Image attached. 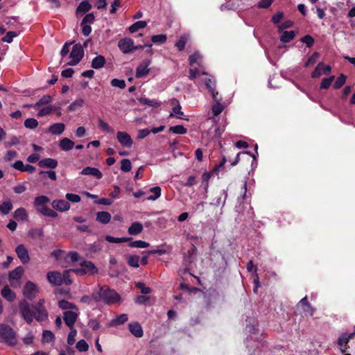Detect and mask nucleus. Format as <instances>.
Here are the masks:
<instances>
[{
	"instance_id": "f257e3e1",
	"label": "nucleus",
	"mask_w": 355,
	"mask_h": 355,
	"mask_svg": "<svg viewBox=\"0 0 355 355\" xmlns=\"http://www.w3.org/2000/svg\"><path fill=\"white\" fill-rule=\"evenodd\" d=\"M44 300L40 299L36 304H31L26 300L19 302V309L23 319L29 324L35 319L44 322L48 319L49 313L44 306Z\"/></svg>"
},
{
	"instance_id": "f03ea898",
	"label": "nucleus",
	"mask_w": 355,
	"mask_h": 355,
	"mask_svg": "<svg viewBox=\"0 0 355 355\" xmlns=\"http://www.w3.org/2000/svg\"><path fill=\"white\" fill-rule=\"evenodd\" d=\"M92 297L95 302H102L106 304H116L121 300L120 295L106 285L100 287L98 291H94Z\"/></svg>"
},
{
	"instance_id": "7ed1b4c3",
	"label": "nucleus",
	"mask_w": 355,
	"mask_h": 355,
	"mask_svg": "<svg viewBox=\"0 0 355 355\" xmlns=\"http://www.w3.org/2000/svg\"><path fill=\"white\" fill-rule=\"evenodd\" d=\"M49 202L50 199L47 196L42 195L35 198L33 201V206L37 213H40L45 216L56 218L58 216V213L46 205Z\"/></svg>"
},
{
	"instance_id": "20e7f679",
	"label": "nucleus",
	"mask_w": 355,
	"mask_h": 355,
	"mask_svg": "<svg viewBox=\"0 0 355 355\" xmlns=\"http://www.w3.org/2000/svg\"><path fill=\"white\" fill-rule=\"evenodd\" d=\"M0 342L12 347L17 343L15 331L8 324H0Z\"/></svg>"
},
{
	"instance_id": "39448f33",
	"label": "nucleus",
	"mask_w": 355,
	"mask_h": 355,
	"mask_svg": "<svg viewBox=\"0 0 355 355\" xmlns=\"http://www.w3.org/2000/svg\"><path fill=\"white\" fill-rule=\"evenodd\" d=\"M73 272L78 275L83 276L94 275L98 272V268L91 261L84 260L80 263V268L71 269Z\"/></svg>"
},
{
	"instance_id": "423d86ee",
	"label": "nucleus",
	"mask_w": 355,
	"mask_h": 355,
	"mask_svg": "<svg viewBox=\"0 0 355 355\" xmlns=\"http://www.w3.org/2000/svg\"><path fill=\"white\" fill-rule=\"evenodd\" d=\"M83 46L80 43L74 44L69 55L72 60L68 62V64L71 66L77 65L83 59Z\"/></svg>"
},
{
	"instance_id": "0eeeda50",
	"label": "nucleus",
	"mask_w": 355,
	"mask_h": 355,
	"mask_svg": "<svg viewBox=\"0 0 355 355\" xmlns=\"http://www.w3.org/2000/svg\"><path fill=\"white\" fill-rule=\"evenodd\" d=\"M133 44V40L130 37H124L119 40L118 47L123 53L128 54L132 52Z\"/></svg>"
},
{
	"instance_id": "6e6552de",
	"label": "nucleus",
	"mask_w": 355,
	"mask_h": 355,
	"mask_svg": "<svg viewBox=\"0 0 355 355\" xmlns=\"http://www.w3.org/2000/svg\"><path fill=\"white\" fill-rule=\"evenodd\" d=\"M15 252L17 255V257L23 264H26L30 261L31 258L28 254V251L24 245H18L15 248Z\"/></svg>"
},
{
	"instance_id": "1a4fd4ad",
	"label": "nucleus",
	"mask_w": 355,
	"mask_h": 355,
	"mask_svg": "<svg viewBox=\"0 0 355 355\" xmlns=\"http://www.w3.org/2000/svg\"><path fill=\"white\" fill-rule=\"evenodd\" d=\"M37 293V286L33 282L28 281L25 284L23 289L24 295L29 300H33L35 297Z\"/></svg>"
},
{
	"instance_id": "9d476101",
	"label": "nucleus",
	"mask_w": 355,
	"mask_h": 355,
	"mask_svg": "<svg viewBox=\"0 0 355 355\" xmlns=\"http://www.w3.org/2000/svg\"><path fill=\"white\" fill-rule=\"evenodd\" d=\"M116 138L118 141L123 147L130 148L132 146L133 141L130 135L125 132H117Z\"/></svg>"
},
{
	"instance_id": "9b49d317",
	"label": "nucleus",
	"mask_w": 355,
	"mask_h": 355,
	"mask_svg": "<svg viewBox=\"0 0 355 355\" xmlns=\"http://www.w3.org/2000/svg\"><path fill=\"white\" fill-rule=\"evenodd\" d=\"M151 61L149 59L143 61L137 68L135 76L138 78H143L148 74L150 69L148 68Z\"/></svg>"
},
{
	"instance_id": "f8f14e48",
	"label": "nucleus",
	"mask_w": 355,
	"mask_h": 355,
	"mask_svg": "<svg viewBox=\"0 0 355 355\" xmlns=\"http://www.w3.org/2000/svg\"><path fill=\"white\" fill-rule=\"evenodd\" d=\"M46 277L49 282L53 286H61L63 283V277H62V274L60 272H49Z\"/></svg>"
},
{
	"instance_id": "ddd939ff",
	"label": "nucleus",
	"mask_w": 355,
	"mask_h": 355,
	"mask_svg": "<svg viewBox=\"0 0 355 355\" xmlns=\"http://www.w3.org/2000/svg\"><path fill=\"white\" fill-rule=\"evenodd\" d=\"M78 314L71 311H66L64 312L63 320L65 324L70 329L73 327V325L77 320Z\"/></svg>"
},
{
	"instance_id": "4468645a",
	"label": "nucleus",
	"mask_w": 355,
	"mask_h": 355,
	"mask_svg": "<svg viewBox=\"0 0 355 355\" xmlns=\"http://www.w3.org/2000/svg\"><path fill=\"white\" fill-rule=\"evenodd\" d=\"M53 209L60 211H66L70 209V204L67 200H54L51 202Z\"/></svg>"
},
{
	"instance_id": "2eb2a0df",
	"label": "nucleus",
	"mask_w": 355,
	"mask_h": 355,
	"mask_svg": "<svg viewBox=\"0 0 355 355\" xmlns=\"http://www.w3.org/2000/svg\"><path fill=\"white\" fill-rule=\"evenodd\" d=\"M81 175H92L96 178L97 180H100L103 177L102 173L97 168L87 166L84 168L81 172Z\"/></svg>"
},
{
	"instance_id": "dca6fc26",
	"label": "nucleus",
	"mask_w": 355,
	"mask_h": 355,
	"mask_svg": "<svg viewBox=\"0 0 355 355\" xmlns=\"http://www.w3.org/2000/svg\"><path fill=\"white\" fill-rule=\"evenodd\" d=\"M130 331L132 335L137 338H141L144 335V331L141 326L137 322L130 323L128 324Z\"/></svg>"
},
{
	"instance_id": "f3484780",
	"label": "nucleus",
	"mask_w": 355,
	"mask_h": 355,
	"mask_svg": "<svg viewBox=\"0 0 355 355\" xmlns=\"http://www.w3.org/2000/svg\"><path fill=\"white\" fill-rule=\"evenodd\" d=\"M58 161L53 158H44L38 162V166L41 168H55L58 166Z\"/></svg>"
},
{
	"instance_id": "a211bd4d",
	"label": "nucleus",
	"mask_w": 355,
	"mask_h": 355,
	"mask_svg": "<svg viewBox=\"0 0 355 355\" xmlns=\"http://www.w3.org/2000/svg\"><path fill=\"white\" fill-rule=\"evenodd\" d=\"M298 305L302 306L304 313H308L311 316L313 315L315 309L313 308L311 304L309 302L307 296H305L304 297H303L299 302Z\"/></svg>"
},
{
	"instance_id": "6ab92c4d",
	"label": "nucleus",
	"mask_w": 355,
	"mask_h": 355,
	"mask_svg": "<svg viewBox=\"0 0 355 355\" xmlns=\"http://www.w3.org/2000/svg\"><path fill=\"white\" fill-rule=\"evenodd\" d=\"M1 293L3 297L10 302L15 301L16 298L15 293L10 289L8 286H5L1 289Z\"/></svg>"
},
{
	"instance_id": "aec40b11",
	"label": "nucleus",
	"mask_w": 355,
	"mask_h": 355,
	"mask_svg": "<svg viewBox=\"0 0 355 355\" xmlns=\"http://www.w3.org/2000/svg\"><path fill=\"white\" fill-rule=\"evenodd\" d=\"M74 146V142L67 137L62 139L59 141V148L64 151H69L71 150Z\"/></svg>"
},
{
	"instance_id": "412c9836",
	"label": "nucleus",
	"mask_w": 355,
	"mask_h": 355,
	"mask_svg": "<svg viewBox=\"0 0 355 355\" xmlns=\"http://www.w3.org/2000/svg\"><path fill=\"white\" fill-rule=\"evenodd\" d=\"M65 128V125L62 123H56L50 125L49 128V132L52 135H61Z\"/></svg>"
},
{
	"instance_id": "4be33fe9",
	"label": "nucleus",
	"mask_w": 355,
	"mask_h": 355,
	"mask_svg": "<svg viewBox=\"0 0 355 355\" xmlns=\"http://www.w3.org/2000/svg\"><path fill=\"white\" fill-rule=\"evenodd\" d=\"M92 9V5L89 3L88 0H83L80 3L76 10L77 17L80 13H87Z\"/></svg>"
},
{
	"instance_id": "5701e85b",
	"label": "nucleus",
	"mask_w": 355,
	"mask_h": 355,
	"mask_svg": "<svg viewBox=\"0 0 355 355\" xmlns=\"http://www.w3.org/2000/svg\"><path fill=\"white\" fill-rule=\"evenodd\" d=\"M96 220L102 224H107L111 220V214L107 211H98Z\"/></svg>"
},
{
	"instance_id": "b1692460",
	"label": "nucleus",
	"mask_w": 355,
	"mask_h": 355,
	"mask_svg": "<svg viewBox=\"0 0 355 355\" xmlns=\"http://www.w3.org/2000/svg\"><path fill=\"white\" fill-rule=\"evenodd\" d=\"M106 60L103 55H99L93 58L92 61V67L95 69H99L104 67Z\"/></svg>"
},
{
	"instance_id": "393cba45",
	"label": "nucleus",
	"mask_w": 355,
	"mask_h": 355,
	"mask_svg": "<svg viewBox=\"0 0 355 355\" xmlns=\"http://www.w3.org/2000/svg\"><path fill=\"white\" fill-rule=\"evenodd\" d=\"M13 216L18 220L25 221L28 219V215L24 207H19L14 211Z\"/></svg>"
},
{
	"instance_id": "a878e982",
	"label": "nucleus",
	"mask_w": 355,
	"mask_h": 355,
	"mask_svg": "<svg viewBox=\"0 0 355 355\" xmlns=\"http://www.w3.org/2000/svg\"><path fill=\"white\" fill-rule=\"evenodd\" d=\"M24 270L22 266H18L9 272L10 280H19L23 275Z\"/></svg>"
},
{
	"instance_id": "bb28decb",
	"label": "nucleus",
	"mask_w": 355,
	"mask_h": 355,
	"mask_svg": "<svg viewBox=\"0 0 355 355\" xmlns=\"http://www.w3.org/2000/svg\"><path fill=\"white\" fill-rule=\"evenodd\" d=\"M143 230V225L139 222L133 223L128 228V233L130 235H137Z\"/></svg>"
},
{
	"instance_id": "cd10ccee",
	"label": "nucleus",
	"mask_w": 355,
	"mask_h": 355,
	"mask_svg": "<svg viewBox=\"0 0 355 355\" xmlns=\"http://www.w3.org/2000/svg\"><path fill=\"white\" fill-rule=\"evenodd\" d=\"M127 263L133 268H139V257L137 255H126Z\"/></svg>"
},
{
	"instance_id": "c85d7f7f",
	"label": "nucleus",
	"mask_w": 355,
	"mask_h": 355,
	"mask_svg": "<svg viewBox=\"0 0 355 355\" xmlns=\"http://www.w3.org/2000/svg\"><path fill=\"white\" fill-rule=\"evenodd\" d=\"M295 35V32L293 31H283V33L280 37V41L283 43H288L294 39Z\"/></svg>"
},
{
	"instance_id": "c756f323",
	"label": "nucleus",
	"mask_w": 355,
	"mask_h": 355,
	"mask_svg": "<svg viewBox=\"0 0 355 355\" xmlns=\"http://www.w3.org/2000/svg\"><path fill=\"white\" fill-rule=\"evenodd\" d=\"M132 239L131 237H122V238H116L112 236H106L105 240L110 243H121L130 241Z\"/></svg>"
},
{
	"instance_id": "7c9ffc66",
	"label": "nucleus",
	"mask_w": 355,
	"mask_h": 355,
	"mask_svg": "<svg viewBox=\"0 0 355 355\" xmlns=\"http://www.w3.org/2000/svg\"><path fill=\"white\" fill-rule=\"evenodd\" d=\"M147 23L146 21H138L133 24H132L128 30L131 33H134L137 32L138 30L144 28L146 26Z\"/></svg>"
},
{
	"instance_id": "2f4dec72",
	"label": "nucleus",
	"mask_w": 355,
	"mask_h": 355,
	"mask_svg": "<svg viewBox=\"0 0 355 355\" xmlns=\"http://www.w3.org/2000/svg\"><path fill=\"white\" fill-rule=\"evenodd\" d=\"M13 208L12 203L11 201H4L1 205H0V212L3 214H8Z\"/></svg>"
},
{
	"instance_id": "473e14b6",
	"label": "nucleus",
	"mask_w": 355,
	"mask_h": 355,
	"mask_svg": "<svg viewBox=\"0 0 355 355\" xmlns=\"http://www.w3.org/2000/svg\"><path fill=\"white\" fill-rule=\"evenodd\" d=\"M128 246L130 248H148L150 245L149 243H147L144 241L138 240V241H134L132 240L130 241H128Z\"/></svg>"
},
{
	"instance_id": "72a5a7b5",
	"label": "nucleus",
	"mask_w": 355,
	"mask_h": 355,
	"mask_svg": "<svg viewBox=\"0 0 355 355\" xmlns=\"http://www.w3.org/2000/svg\"><path fill=\"white\" fill-rule=\"evenodd\" d=\"M52 101V97L50 95H44L34 105V108H37L40 106L48 105Z\"/></svg>"
},
{
	"instance_id": "f704fd0d",
	"label": "nucleus",
	"mask_w": 355,
	"mask_h": 355,
	"mask_svg": "<svg viewBox=\"0 0 355 355\" xmlns=\"http://www.w3.org/2000/svg\"><path fill=\"white\" fill-rule=\"evenodd\" d=\"M58 306L63 310L77 309V306L66 300H61L58 302Z\"/></svg>"
},
{
	"instance_id": "c9c22d12",
	"label": "nucleus",
	"mask_w": 355,
	"mask_h": 355,
	"mask_svg": "<svg viewBox=\"0 0 355 355\" xmlns=\"http://www.w3.org/2000/svg\"><path fill=\"white\" fill-rule=\"evenodd\" d=\"M346 79L347 76L343 73H340L333 85L334 89H338L341 88L345 85Z\"/></svg>"
},
{
	"instance_id": "e433bc0d",
	"label": "nucleus",
	"mask_w": 355,
	"mask_h": 355,
	"mask_svg": "<svg viewBox=\"0 0 355 355\" xmlns=\"http://www.w3.org/2000/svg\"><path fill=\"white\" fill-rule=\"evenodd\" d=\"M150 191L153 193L154 195L150 196L147 198L148 200H155L159 198L161 196V188L158 186L154 187L150 189Z\"/></svg>"
},
{
	"instance_id": "4c0bfd02",
	"label": "nucleus",
	"mask_w": 355,
	"mask_h": 355,
	"mask_svg": "<svg viewBox=\"0 0 355 355\" xmlns=\"http://www.w3.org/2000/svg\"><path fill=\"white\" fill-rule=\"evenodd\" d=\"M171 104L174 105H176L173 108V113L178 115L177 117L180 119V116H179V115H182L183 112L181 111L182 107L179 101L176 98H172Z\"/></svg>"
},
{
	"instance_id": "58836bf2",
	"label": "nucleus",
	"mask_w": 355,
	"mask_h": 355,
	"mask_svg": "<svg viewBox=\"0 0 355 355\" xmlns=\"http://www.w3.org/2000/svg\"><path fill=\"white\" fill-rule=\"evenodd\" d=\"M335 76H331L329 78H324L322 80L320 88L322 89H327L331 86L332 82L334 80Z\"/></svg>"
},
{
	"instance_id": "ea45409f",
	"label": "nucleus",
	"mask_w": 355,
	"mask_h": 355,
	"mask_svg": "<svg viewBox=\"0 0 355 355\" xmlns=\"http://www.w3.org/2000/svg\"><path fill=\"white\" fill-rule=\"evenodd\" d=\"M169 131L174 134L184 135L187 132V129L182 125H178L170 127Z\"/></svg>"
},
{
	"instance_id": "a19ab883",
	"label": "nucleus",
	"mask_w": 355,
	"mask_h": 355,
	"mask_svg": "<svg viewBox=\"0 0 355 355\" xmlns=\"http://www.w3.org/2000/svg\"><path fill=\"white\" fill-rule=\"evenodd\" d=\"M349 340L346 338V334L342 335L338 340V345L341 347V352L342 353H344L346 349L348 348V343Z\"/></svg>"
},
{
	"instance_id": "79ce46f5",
	"label": "nucleus",
	"mask_w": 355,
	"mask_h": 355,
	"mask_svg": "<svg viewBox=\"0 0 355 355\" xmlns=\"http://www.w3.org/2000/svg\"><path fill=\"white\" fill-rule=\"evenodd\" d=\"M187 40L188 38L186 35H182L179 40L175 44V46L177 47L179 51H182L185 48Z\"/></svg>"
},
{
	"instance_id": "37998d69",
	"label": "nucleus",
	"mask_w": 355,
	"mask_h": 355,
	"mask_svg": "<svg viewBox=\"0 0 355 355\" xmlns=\"http://www.w3.org/2000/svg\"><path fill=\"white\" fill-rule=\"evenodd\" d=\"M66 261L77 262L80 259V257L77 252L71 251L65 257Z\"/></svg>"
},
{
	"instance_id": "c03bdc74",
	"label": "nucleus",
	"mask_w": 355,
	"mask_h": 355,
	"mask_svg": "<svg viewBox=\"0 0 355 355\" xmlns=\"http://www.w3.org/2000/svg\"><path fill=\"white\" fill-rule=\"evenodd\" d=\"M135 287L140 290V292L143 295H147L151 293V288L146 286L144 282H137L135 283Z\"/></svg>"
},
{
	"instance_id": "a18cd8bd",
	"label": "nucleus",
	"mask_w": 355,
	"mask_h": 355,
	"mask_svg": "<svg viewBox=\"0 0 355 355\" xmlns=\"http://www.w3.org/2000/svg\"><path fill=\"white\" fill-rule=\"evenodd\" d=\"M132 169V164L129 159H123L121 161V170L123 172H129Z\"/></svg>"
},
{
	"instance_id": "49530a36",
	"label": "nucleus",
	"mask_w": 355,
	"mask_h": 355,
	"mask_svg": "<svg viewBox=\"0 0 355 355\" xmlns=\"http://www.w3.org/2000/svg\"><path fill=\"white\" fill-rule=\"evenodd\" d=\"M167 37L164 34L155 35L151 37V41L155 43L164 44L166 42Z\"/></svg>"
},
{
	"instance_id": "de8ad7c7",
	"label": "nucleus",
	"mask_w": 355,
	"mask_h": 355,
	"mask_svg": "<svg viewBox=\"0 0 355 355\" xmlns=\"http://www.w3.org/2000/svg\"><path fill=\"white\" fill-rule=\"evenodd\" d=\"M55 339L54 334L49 330H44L42 333L43 342L51 343Z\"/></svg>"
},
{
	"instance_id": "09e8293b",
	"label": "nucleus",
	"mask_w": 355,
	"mask_h": 355,
	"mask_svg": "<svg viewBox=\"0 0 355 355\" xmlns=\"http://www.w3.org/2000/svg\"><path fill=\"white\" fill-rule=\"evenodd\" d=\"M320 58V53L318 52H314L311 56L307 60L304 64V67H307L313 65Z\"/></svg>"
},
{
	"instance_id": "8fccbe9b",
	"label": "nucleus",
	"mask_w": 355,
	"mask_h": 355,
	"mask_svg": "<svg viewBox=\"0 0 355 355\" xmlns=\"http://www.w3.org/2000/svg\"><path fill=\"white\" fill-rule=\"evenodd\" d=\"M202 56L199 52H195L189 57V65L193 66L195 63L199 64L198 61L201 59Z\"/></svg>"
},
{
	"instance_id": "3c124183",
	"label": "nucleus",
	"mask_w": 355,
	"mask_h": 355,
	"mask_svg": "<svg viewBox=\"0 0 355 355\" xmlns=\"http://www.w3.org/2000/svg\"><path fill=\"white\" fill-rule=\"evenodd\" d=\"M139 101L144 105H147L150 107H157L160 105L159 103L148 99L147 98H140Z\"/></svg>"
},
{
	"instance_id": "603ef678",
	"label": "nucleus",
	"mask_w": 355,
	"mask_h": 355,
	"mask_svg": "<svg viewBox=\"0 0 355 355\" xmlns=\"http://www.w3.org/2000/svg\"><path fill=\"white\" fill-rule=\"evenodd\" d=\"M98 126L104 132L110 133L114 132V129L110 127L107 123L101 119L98 120Z\"/></svg>"
},
{
	"instance_id": "864d4df0",
	"label": "nucleus",
	"mask_w": 355,
	"mask_h": 355,
	"mask_svg": "<svg viewBox=\"0 0 355 355\" xmlns=\"http://www.w3.org/2000/svg\"><path fill=\"white\" fill-rule=\"evenodd\" d=\"M76 347L79 352H85L88 350L89 345L85 340L82 339V340L78 341V343H76Z\"/></svg>"
},
{
	"instance_id": "5fc2aeb1",
	"label": "nucleus",
	"mask_w": 355,
	"mask_h": 355,
	"mask_svg": "<svg viewBox=\"0 0 355 355\" xmlns=\"http://www.w3.org/2000/svg\"><path fill=\"white\" fill-rule=\"evenodd\" d=\"M38 125V121L33 118H29L25 120L24 126L26 128L34 129Z\"/></svg>"
},
{
	"instance_id": "6e6d98bb",
	"label": "nucleus",
	"mask_w": 355,
	"mask_h": 355,
	"mask_svg": "<svg viewBox=\"0 0 355 355\" xmlns=\"http://www.w3.org/2000/svg\"><path fill=\"white\" fill-rule=\"evenodd\" d=\"M110 84L112 87H119L120 89H124L126 86L124 80H120L118 78H114L111 80Z\"/></svg>"
},
{
	"instance_id": "4d7b16f0",
	"label": "nucleus",
	"mask_w": 355,
	"mask_h": 355,
	"mask_svg": "<svg viewBox=\"0 0 355 355\" xmlns=\"http://www.w3.org/2000/svg\"><path fill=\"white\" fill-rule=\"evenodd\" d=\"M55 107L53 105H49L42 108L37 113L38 117L44 116L49 115L53 110Z\"/></svg>"
},
{
	"instance_id": "13d9d810",
	"label": "nucleus",
	"mask_w": 355,
	"mask_h": 355,
	"mask_svg": "<svg viewBox=\"0 0 355 355\" xmlns=\"http://www.w3.org/2000/svg\"><path fill=\"white\" fill-rule=\"evenodd\" d=\"M17 36V33L15 31H8L6 33V35L2 37L1 40L4 42L11 43L13 40V38Z\"/></svg>"
},
{
	"instance_id": "bf43d9fd",
	"label": "nucleus",
	"mask_w": 355,
	"mask_h": 355,
	"mask_svg": "<svg viewBox=\"0 0 355 355\" xmlns=\"http://www.w3.org/2000/svg\"><path fill=\"white\" fill-rule=\"evenodd\" d=\"M224 110V107L219 103L216 102L211 108L214 116L219 115Z\"/></svg>"
},
{
	"instance_id": "052dcab7",
	"label": "nucleus",
	"mask_w": 355,
	"mask_h": 355,
	"mask_svg": "<svg viewBox=\"0 0 355 355\" xmlns=\"http://www.w3.org/2000/svg\"><path fill=\"white\" fill-rule=\"evenodd\" d=\"M20 142L19 138L17 136H12L9 141H5L4 145L6 148H10L12 146L19 144Z\"/></svg>"
},
{
	"instance_id": "680f3d73",
	"label": "nucleus",
	"mask_w": 355,
	"mask_h": 355,
	"mask_svg": "<svg viewBox=\"0 0 355 355\" xmlns=\"http://www.w3.org/2000/svg\"><path fill=\"white\" fill-rule=\"evenodd\" d=\"M84 101L83 99H77L74 101L73 103H71L69 106L68 109L69 110H76L78 107H80L83 105Z\"/></svg>"
},
{
	"instance_id": "e2e57ef3",
	"label": "nucleus",
	"mask_w": 355,
	"mask_h": 355,
	"mask_svg": "<svg viewBox=\"0 0 355 355\" xmlns=\"http://www.w3.org/2000/svg\"><path fill=\"white\" fill-rule=\"evenodd\" d=\"M128 315L126 314L123 313L118 315L113 321V322L114 325L123 324L128 320Z\"/></svg>"
},
{
	"instance_id": "0e129e2a",
	"label": "nucleus",
	"mask_w": 355,
	"mask_h": 355,
	"mask_svg": "<svg viewBox=\"0 0 355 355\" xmlns=\"http://www.w3.org/2000/svg\"><path fill=\"white\" fill-rule=\"evenodd\" d=\"M301 42L304 43L308 48H310L313 45L314 39L310 35H306L301 39Z\"/></svg>"
},
{
	"instance_id": "69168bd1",
	"label": "nucleus",
	"mask_w": 355,
	"mask_h": 355,
	"mask_svg": "<svg viewBox=\"0 0 355 355\" xmlns=\"http://www.w3.org/2000/svg\"><path fill=\"white\" fill-rule=\"evenodd\" d=\"M28 234L32 238H42L44 236L43 230L37 228L31 230Z\"/></svg>"
},
{
	"instance_id": "338daca9",
	"label": "nucleus",
	"mask_w": 355,
	"mask_h": 355,
	"mask_svg": "<svg viewBox=\"0 0 355 355\" xmlns=\"http://www.w3.org/2000/svg\"><path fill=\"white\" fill-rule=\"evenodd\" d=\"M324 66L323 62H319L314 69V71L311 73V77L313 78H319L321 76V71H322V67Z\"/></svg>"
},
{
	"instance_id": "774afa93",
	"label": "nucleus",
	"mask_w": 355,
	"mask_h": 355,
	"mask_svg": "<svg viewBox=\"0 0 355 355\" xmlns=\"http://www.w3.org/2000/svg\"><path fill=\"white\" fill-rule=\"evenodd\" d=\"M65 197L67 201H70L72 202L76 203L80 201V197L78 194L68 193L66 194Z\"/></svg>"
}]
</instances>
